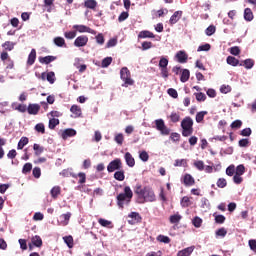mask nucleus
I'll list each match as a JSON object with an SVG mask.
<instances>
[{
    "label": "nucleus",
    "instance_id": "obj_1",
    "mask_svg": "<svg viewBox=\"0 0 256 256\" xmlns=\"http://www.w3.org/2000/svg\"><path fill=\"white\" fill-rule=\"evenodd\" d=\"M134 193L137 195L136 202L140 205L144 203H153L157 201V197L155 196V191L153 188L149 186H141V184H137L134 188Z\"/></svg>",
    "mask_w": 256,
    "mask_h": 256
},
{
    "label": "nucleus",
    "instance_id": "obj_2",
    "mask_svg": "<svg viewBox=\"0 0 256 256\" xmlns=\"http://www.w3.org/2000/svg\"><path fill=\"white\" fill-rule=\"evenodd\" d=\"M132 199H133V190H131V187L125 186L124 192L118 194L116 197V201L119 209H125V207L131 205Z\"/></svg>",
    "mask_w": 256,
    "mask_h": 256
},
{
    "label": "nucleus",
    "instance_id": "obj_3",
    "mask_svg": "<svg viewBox=\"0 0 256 256\" xmlns=\"http://www.w3.org/2000/svg\"><path fill=\"white\" fill-rule=\"evenodd\" d=\"M183 137H191L193 135V119L185 117L181 122Z\"/></svg>",
    "mask_w": 256,
    "mask_h": 256
},
{
    "label": "nucleus",
    "instance_id": "obj_4",
    "mask_svg": "<svg viewBox=\"0 0 256 256\" xmlns=\"http://www.w3.org/2000/svg\"><path fill=\"white\" fill-rule=\"evenodd\" d=\"M120 78L124 82L122 84V87H129L131 85H135V80L131 78V71H129V68L123 67L120 70Z\"/></svg>",
    "mask_w": 256,
    "mask_h": 256
},
{
    "label": "nucleus",
    "instance_id": "obj_5",
    "mask_svg": "<svg viewBox=\"0 0 256 256\" xmlns=\"http://www.w3.org/2000/svg\"><path fill=\"white\" fill-rule=\"evenodd\" d=\"M155 125H156L157 131H160L161 135H165V136L170 135L171 129H169L165 125V121H163V119L155 120Z\"/></svg>",
    "mask_w": 256,
    "mask_h": 256
},
{
    "label": "nucleus",
    "instance_id": "obj_6",
    "mask_svg": "<svg viewBox=\"0 0 256 256\" xmlns=\"http://www.w3.org/2000/svg\"><path fill=\"white\" fill-rule=\"evenodd\" d=\"M122 167L123 163L121 162V159L116 158L108 164L107 171L108 173H113L114 171H119Z\"/></svg>",
    "mask_w": 256,
    "mask_h": 256
},
{
    "label": "nucleus",
    "instance_id": "obj_7",
    "mask_svg": "<svg viewBox=\"0 0 256 256\" xmlns=\"http://www.w3.org/2000/svg\"><path fill=\"white\" fill-rule=\"evenodd\" d=\"M73 29H76L78 33H90L91 35H97V32L85 25H74Z\"/></svg>",
    "mask_w": 256,
    "mask_h": 256
},
{
    "label": "nucleus",
    "instance_id": "obj_8",
    "mask_svg": "<svg viewBox=\"0 0 256 256\" xmlns=\"http://www.w3.org/2000/svg\"><path fill=\"white\" fill-rule=\"evenodd\" d=\"M89 43V37L85 35L78 36L74 41L75 47H85Z\"/></svg>",
    "mask_w": 256,
    "mask_h": 256
},
{
    "label": "nucleus",
    "instance_id": "obj_9",
    "mask_svg": "<svg viewBox=\"0 0 256 256\" xmlns=\"http://www.w3.org/2000/svg\"><path fill=\"white\" fill-rule=\"evenodd\" d=\"M181 17H183V11L178 10L173 13V15L170 17L169 23L170 25H175L176 23H179Z\"/></svg>",
    "mask_w": 256,
    "mask_h": 256
},
{
    "label": "nucleus",
    "instance_id": "obj_10",
    "mask_svg": "<svg viewBox=\"0 0 256 256\" xmlns=\"http://www.w3.org/2000/svg\"><path fill=\"white\" fill-rule=\"evenodd\" d=\"M41 111V105L39 104H29L27 107V112L29 115H38Z\"/></svg>",
    "mask_w": 256,
    "mask_h": 256
},
{
    "label": "nucleus",
    "instance_id": "obj_11",
    "mask_svg": "<svg viewBox=\"0 0 256 256\" xmlns=\"http://www.w3.org/2000/svg\"><path fill=\"white\" fill-rule=\"evenodd\" d=\"M182 183L186 187H193V185H195V178H193V176H191V174H185L183 177Z\"/></svg>",
    "mask_w": 256,
    "mask_h": 256
},
{
    "label": "nucleus",
    "instance_id": "obj_12",
    "mask_svg": "<svg viewBox=\"0 0 256 256\" xmlns=\"http://www.w3.org/2000/svg\"><path fill=\"white\" fill-rule=\"evenodd\" d=\"M128 217H130V219L132 220H129L128 223L130 225H135V223H141V215H139L138 212H131Z\"/></svg>",
    "mask_w": 256,
    "mask_h": 256
},
{
    "label": "nucleus",
    "instance_id": "obj_13",
    "mask_svg": "<svg viewBox=\"0 0 256 256\" xmlns=\"http://www.w3.org/2000/svg\"><path fill=\"white\" fill-rule=\"evenodd\" d=\"M42 80L45 81V78L47 79L48 83H51V85H53V83H55V72H48V73H42L41 74Z\"/></svg>",
    "mask_w": 256,
    "mask_h": 256
},
{
    "label": "nucleus",
    "instance_id": "obj_14",
    "mask_svg": "<svg viewBox=\"0 0 256 256\" xmlns=\"http://www.w3.org/2000/svg\"><path fill=\"white\" fill-rule=\"evenodd\" d=\"M138 39H155V34L149 30H143L138 34Z\"/></svg>",
    "mask_w": 256,
    "mask_h": 256
},
{
    "label": "nucleus",
    "instance_id": "obj_15",
    "mask_svg": "<svg viewBox=\"0 0 256 256\" xmlns=\"http://www.w3.org/2000/svg\"><path fill=\"white\" fill-rule=\"evenodd\" d=\"M176 59L178 61V63H185L187 61V59H189V56L187 55V53L183 50H180L176 53Z\"/></svg>",
    "mask_w": 256,
    "mask_h": 256
},
{
    "label": "nucleus",
    "instance_id": "obj_16",
    "mask_svg": "<svg viewBox=\"0 0 256 256\" xmlns=\"http://www.w3.org/2000/svg\"><path fill=\"white\" fill-rule=\"evenodd\" d=\"M226 63L232 67H237V65L243 67V63H239V59L235 58L234 56H228L226 58Z\"/></svg>",
    "mask_w": 256,
    "mask_h": 256
},
{
    "label": "nucleus",
    "instance_id": "obj_17",
    "mask_svg": "<svg viewBox=\"0 0 256 256\" xmlns=\"http://www.w3.org/2000/svg\"><path fill=\"white\" fill-rule=\"evenodd\" d=\"M71 177H73V179H79L78 183L80 185H83V183L87 181V175L84 172H79L78 174H71Z\"/></svg>",
    "mask_w": 256,
    "mask_h": 256
},
{
    "label": "nucleus",
    "instance_id": "obj_18",
    "mask_svg": "<svg viewBox=\"0 0 256 256\" xmlns=\"http://www.w3.org/2000/svg\"><path fill=\"white\" fill-rule=\"evenodd\" d=\"M60 224L65 227L69 225V219H71V212H67L66 214H62L59 216Z\"/></svg>",
    "mask_w": 256,
    "mask_h": 256
},
{
    "label": "nucleus",
    "instance_id": "obj_19",
    "mask_svg": "<svg viewBox=\"0 0 256 256\" xmlns=\"http://www.w3.org/2000/svg\"><path fill=\"white\" fill-rule=\"evenodd\" d=\"M77 135V131L72 128L65 129L62 132V139H68V137H75Z\"/></svg>",
    "mask_w": 256,
    "mask_h": 256
},
{
    "label": "nucleus",
    "instance_id": "obj_20",
    "mask_svg": "<svg viewBox=\"0 0 256 256\" xmlns=\"http://www.w3.org/2000/svg\"><path fill=\"white\" fill-rule=\"evenodd\" d=\"M56 60V56L39 57V63H41L42 65H49V63H53V61Z\"/></svg>",
    "mask_w": 256,
    "mask_h": 256
},
{
    "label": "nucleus",
    "instance_id": "obj_21",
    "mask_svg": "<svg viewBox=\"0 0 256 256\" xmlns=\"http://www.w3.org/2000/svg\"><path fill=\"white\" fill-rule=\"evenodd\" d=\"M70 111L73 113L75 118L81 117L83 115V111L79 105H72Z\"/></svg>",
    "mask_w": 256,
    "mask_h": 256
},
{
    "label": "nucleus",
    "instance_id": "obj_22",
    "mask_svg": "<svg viewBox=\"0 0 256 256\" xmlns=\"http://www.w3.org/2000/svg\"><path fill=\"white\" fill-rule=\"evenodd\" d=\"M124 159L128 167H135V158H133V155H131L129 152L125 153Z\"/></svg>",
    "mask_w": 256,
    "mask_h": 256
},
{
    "label": "nucleus",
    "instance_id": "obj_23",
    "mask_svg": "<svg viewBox=\"0 0 256 256\" xmlns=\"http://www.w3.org/2000/svg\"><path fill=\"white\" fill-rule=\"evenodd\" d=\"M35 59H37V51L32 49L30 54L28 55L27 65L31 67L35 63Z\"/></svg>",
    "mask_w": 256,
    "mask_h": 256
},
{
    "label": "nucleus",
    "instance_id": "obj_24",
    "mask_svg": "<svg viewBox=\"0 0 256 256\" xmlns=\"http://www.w3.org/2000/svg\"><path fill=\"white\" fill-rule=\"evenodd\" d=\"M31 243L34 245V247H43V240L41 239V236L36 235L31 238Z\"/></svg>",
    "mask_w": 256,
    "mask_h": 256
},
{
    "label": "nucleus",
    "instance_id": "obj_25",
    "mask_svg": "<svg viewBox=\"0 0 256 256\" xmlns=\"http://www.w3.org/2000/svg\"><path fill=\"white\" fill-rule=\"evenodd\" d=\"M194 249L195 248L193 246H191V247L185 248L183 250H180V251H178L177 256H191V253H193Z\"/></svg>",
    "mask_w": 256,
    "mask_h": 256
},
{
    "label": "nucleus",
    "instance_id": "obj_26",
    "mask_svg": "<svg viewBox=\"0 0 256 256\" xmlns=\"http://www.w3.org/2000/svg\"><path fill=\"white\" fill-rule=\"evenodd\" d=\"M189 77H191V72H189L187 69L182 70L180 77L181 83H187V81H189Z\"/></svg>",
    "mask_w": 256,
    "mask_h": 256
},
{
    "label": "nucleus",
    "instance_id": "obj_27",
    "mask_svg": "<svg viewBox=\"0 0 256 256\" xmlns=\"http://www.w3.org/2000/svg\"><path fill=\"white\" fill-rule=\"evenodd\" d=\"M53 41L56 47H67V44L65 43V38L63 37H55Z\"/></svg>",
    "mask_w": 256,
    "mask_h": 256
},
{
    "label": "nucleus",
    "instance_id": "obj_28",
    "mask_svg": "<svg viewBox=\"0 0 256 256\" xmlns=\"http://www.w3.org/2000/svg\"><path fill=\"white\" fill-rule=\"evenodd\" d=\"M51 197L53 199H57L59 195H61V187L60 186H54L50 191Z\"/></svg>",
    "mask_w": 256,
    "mask_h": 256
},
{
    "label": "nucleus",
    "instance_id": "obj_29",
    "mask_svg": "<svg viewBox=\"0 0 256 256\" xmlns=\"http://www.w3.org/2000/svg\"><path fill=\"white\" fill-rule=\"evenodd\" d=\"M25 145H29V138L23 136L18 142L17 149L22 150Z\"/></svg>",
    "mask_w": 256,
    "mask_h": 256
},
{
    "label": "nucleus",
    "instance_id": "obj_30",
    "mask_svg": "<svg viewBox=\"0 0 256 256\" xmlns=\"http://www.w3.org/2000/svg\"><path fill=\"white\" fill-rule=\"evenodd\" d=\"M84 7H86V9L95 10L97 8V1H95V0H86L84 2Z\"/></svg>",
    "mask_w": 256,
    "mask_h": 256
},
{
    "label": "nucleus",
    "instance_id": "obj_31",
    "mask_svg": "<svg viewBox=\"0 0 256 256\" xmlns=\"http://www.w3.org/2000/svg\"><path fill=\"white\" fill-rule=\"evenodd\" d=\"M253 11L251 10V8H246L244 10V19L245 21H253Z\"/></svg>",
    "mask_w": 256,
    "mask_h": 256
},
{
    "label": "nucleus",
    "instance_id": "obj_32",
    "mask_svg": "<svg viewBox=\"0 0 256 256\" xmlns=\"http://www.w3.org/2000/svg\"><path fill=\"white\" fill-rule=\"evenodd\" d=\"M98 223H99V225H101V227H108L109 229H113L112 222L109 221V220H105L103 218H99L98 219Z\"/></svg>",
    "mask_w": 256,
    "mask_h": 256
},
{
    "label": "nucleus",
    "instance_id": "obj_33",
    "mask_svg": "<svg viewBox=\"0 0 256 256\" xmlns=\"http://www.w3.org/2000/svg\"><path fill=\"white\" fill-rule=\"evenodd\" d=\"M114 179L116 181H125V171L119 170L114 173Z\"/></svg>",
    "mask_w": 256,
    "mask_h": 256
},
{
    "label": "nucleus",
    "instance_id": "obj_34",
    "mask_svg": "<svg viewBox=\"0 0 256 256\" xmlns=\"http://www.w3.org/2000/svg\"><path fill=\"white\" fill-rule=\"evenodd\" d=\"M63 241L64 243H66L67 247H69V249H73V236L69 235V236H64L63 237Z\"/></svg>",
    "mask_w": 256,
    "mask_h": 256
},
{
    "label": "nucleus",
    "instance_id": "obj_35",
    "mask_svg": "<svg viewBox=\"0 0 256 256\" xmlns=\"http://www.w3.org/2000/svg\"><path fill=\"white\" fill-rule=\"evenodd\" d=\"M33 149H34V155H36V157H39V155H41L43 151H45V148H43V146L39 144H34Z\"/></svg>",
    "mask_w": 256,
    "mask_h": 256
},
{
    "label": "nucleus",
    "instance_id": "obj_36",
    "mask_svg": "<svg viewBox=\"0 0 256 256\" xmlns=\"http://www.w3.org/2000/svg\"><path fill=\"white\" fill-rule=\"evenodd\" d=\"M180 205L181 207H183L184 209L187 207H190L191 205V199L188 196H184L181 201H180Z\"/></svg>",
    "mask_w": 256,
    "mask_h": 256
},
{
    "label": "nucleus",
    "instance_id": "obj_37",
    "mask_svg": "<svg viewBox=\"0 0 256 256\" xmlns=\"http://www.w3.org/2000/svg\"><path fill=\"white\" fill-rule=\"evenodd\" d=\"M242 65L245 67V69H253L255 66V61L253 59H246L243 61Z\"/></svg>",
    "mask_w": 256,
    "mask_h": 256
},
{
    "label": "nucleus",
    "instance_id": "obj_38",
    "mask_svg": "<svg viewBox=\"0 0 256 256\" xmlns=\"http://www.w3.org/2000/svg\"><path fill=\"white\" fill-rule=\"evenodd\" d=\"M209 112L207 111H201L196 114V123H203V120L205 119V115H207Z\"/></svg>",
    "mask_w": 256,
    "mask_h": 256
},
{
    "label": "nucleus",
    "instance_id": "obj_39",
    "mask_svg": "<svg viewBox=\"0 0 256 256\" xmlns=\"http://www.w3.org/2000/svg\"><path fill=\"white\" fill-rule=\"evenodd\" d=\"M181 219H183V217L179 213L174 214V215L170 216V218H169L170 223H172V224L179 223V221H181Z\"/></svg>",
    "mask_w": 256,
    "mask_h": 256
},
{
    "label": "nucleus",
    "instance_id": "obj_40",
    "mask_svg": "<svg viewBox=\"0 0 256 256\" xmlns=\"http://www.w3.org/2000/svg\"><path fill=\"white\" fill-rule=\"evenodd\" d=\"M170 120L172 123H179V121H181V116L177 112H172L170 114Z\"/></svg>",
    "mask_w": 256,
    "mask_h": 256
},
{
    "label": "nucleus",
    "instance_id": "obj_41",
    "mask_svg": "<svg viewBox=\"0 0 256 256\" xmlns=\"http://www.w3.org/2000/svg\"><path fill=\"white\" fill-rule=\"evenodd\" d=\"M2 47L6 51H13V49H15V43H13L11 41H6L4 44H2Z\"/></svg>",
    "mask_w": 256,
    "mask_h": 256
},
{
    "label": "nucleus",
    "instance_id": "obj_42",
    "mask_svg": "<svg viewBox=\"0 0 256 256\" xmlns=\"http://www.w3.org/2000/svg\"><path fill=\"white\" fill-rule=\"evenodd\" d=\"M33 169V164H31L30 162L24 164L23 168H22V173L24 175H27V173H31V170Z\"/></svg>",
    "mask_w": 256,
    "mask_h": 256
},
{
    "label": "nucleus",
    "instance_id": "obj_43",
    "mask_svg": "<svg viewBox=\"0 0 256 256\" xmlns=\"http://www.w3.org/2000/svg\"><path fill=\"white\" fill-rule=\"evenodd\" d=\"M60 121L57 118H50L48 127L49 129H55L59 125Z\"/></svg>",
    "mask_w": 256,
    "mask_h": 256
},
{
    "label": "nucleus",
    "instance_id": "obj_44",
    "mask_svg": "<svg viewBox=\"0 0 256 256\" xmlns=\"http://www.w3.org/2000/svg\"><path fill=\"white\" fill-rule=\"evenodd\" d=\"M174 167H187V159H176Z\"/></svg>",
    "mask_w": 256,
    "mask_h": 256
},
{
    "label": "nucleus",
    "instance_id": "obj_45",
    "mask_svg": "<svg viewBox=\"0 0 256 256\" xmlns=\"http://www.w3.org/2000/svg\"><path fill=\"white\" fill-rule=\"evenodd\" d=\"M114 141L118 145H123V141H125V136H123V133L116 134L114 137Z\"/></svg>",
    "mask_w": 256,
    "mask_h": 256
},
{
    "label": "nucleus",
    "instance_id": "obj_46",
    "mask_svg": "<svg viewBox=\"0 0 256 256\" xmlns=\"http://www.w3.org/2000/svg\"><path fill=\"white\" fill-rule=\"evenodd\" d=\"M157 241H159L160 243L169 244V243H171V238H169L168 236L160 234V235L157 236Z\"/></svg>",
    "mask_w": 256,
    "mask_h": 256
},
{
    "label": "nucleus",
    "instance_id": "obj_47",
    "mask_svg": "<svg viewBox=\"0 0 256 256\" xmlns=\"http://www.w3.org/2000/svg\"><path fill=\"white\" fill-rule=\"evenodd\" d=\"M216 185L219 189H225V187H227V180L225 178H219Z\"/></svg>",
    "mask_w": 256,
    "mask_h": 256
},
{
    "label": "nucleus",
    "instance_id": "obj_48",
    "mask_svg": "<svg viewBox=\"0 0 256 256\" xmlns=\"http://www.w3.org/2000/svg\"><path fill=\"white\" fill-rule=\"evenodd\" d=\"M235 173H236L235 165L232 164L226 168V175H228V177H233Z\"/></svg>",
    "mask_w": 256,
    "mask_h": 256
},
{
    "label": "nucleus",
    "instance_id": "obj_49",
    "mask_svg": "<svg viewBox=\"0 0 256 256\" xmlns=\"http://www.w3.org/2000/svg\"><path fill=\"white\" fill-rule=\"evenodd\" d=\"M167 65H169V60L165 57L160 58V61H159L160 69H167Z\"/></svg>",
    "mask_w": 256,
    "mask_h": 256
},
{
    "label": "nucleus",
    "instance_id": "obj_50",
    "mask_svg": "<svg viewBox=\"0 0 256 256\" xmlns=\"http://www.w3.org/2000/svg\"><path fill=\"white\" fill-rule=\"evenodd\" d=\"M217 31V28H215V26L213 25H210L208 28H206L205 30V34L208 36V37H211V35H214V33Z\"/></svg>",
    "mask_w": 256,
    "mask_h": 256
},
{
    "label": "nucleus",
    "instance_id": "obj_51",
    "mask_svg": "<svg viewBox=\"0 0 256 256\" xmlns=\"http://www.w3.org/2000/svg\"><path fill=\"white\" fill-rule=\"evenodd\" d=\"M192 223H193L194 227L199 228L203 224V219H201L199 216H196L192 220Z\"/></svg>",
    "mask_w": 256,
    "mask_h": 256
},
{
    "label": "nucleus",
    "instance_id": "obj_52",
    "mask_svg": "<svg viewBox=\"0 0 256 256\" xmlns=\"http://www.w3.org/2000/svg\"><path fill=\"white\" fill-rule=\"evenodd\" d=\"M35 131H37L38 133H42V135H44L45 133V124L43 123H38L35 125Z\"/></svg>",
    "mask_w": 256,
    "mask_h": 256
},
{
    "label": "nucleus",
    "instance_id": "obj_53",
    "mask_svg": "<svg viewBox=\"0 0 256 256\" xmlns=\"http://www.w3.org/2000/svg\"><path fill=\"white\" fill-rule=\"evenodd\" d=\"M167 93L170 97H172L173 99H177V97H179V93H177V90H175V88H169L167 90Z\"/></svg>",
    "mask_w": 256,
    "mask_h": 256
},
{
    "label": "nucleus",
    "instance_id": "obj_54",
    "mask_svg": "<svg viewBox=\"0 0 256 256\" xmlns=\"http://www.w3.org/2000/svg\"><path fill=\"white\" fill-rule=\"evenodd\" d=\"M230 53L234 56L241 55V48L239 46H233L230 48Z\"/></svg>",
    "mask_w": 256,
    "mask_h": 256
},
{
    "label": "nucleus",
    "instance_id": "obj_55",
    "mask_svg": "<svg viewBox=\"0 0 256 256\" xmlns=\"http://www.w3.org/2000/svg\"><path fill=\"white\" fill-rule=\"evenodd\" d=\"M194 166L196 167V169H198V171H203L205 169V163L201 160H198L194 163Z\"/></svg>",
    "mask_w": 256,
    "mask_h": 256
},
{
    "label": "nucleus",
    "instance_id": "obj_56",
    "mask_svg": "<svg viewBox=\"0 0 256 256\" xmlns=\"http://www.w3.org/2000/svg\"><path fill=\"white\" fill-rule=\"evenodd\" d=\"M235 171V175H243L245 173V166L243 164H240L236 167Z\"/></svg>",
    "mask_w": 256,
    "mask_h": 256
},
{
    "label": "nucleus",
    "instance_id": "obj_57",
    "mask_svg": "<svg viewBox=\"0 0 256 256\" xmlns=\"http://www.w3.org/2000/svg\"><path fill=\"white\" fill-rule=\"evenodd\" d=\"M113 63V58L112 57H106L102 60V67H109Z\"/></svg>",
    "mask_w": 256,
    "mask_h": 256
},
{
    "label": "nucleus",
    "instance_id": "obj_58",
    "mask_svg": "<svg viewBox=\"0 0 256 256\" xmlns=\"http://www.w3.org/2000/svg\"><path fill=\"white\" fill-rule=\"evenodd\" d=\"M139 157L141 161H144V163H147V161H149V154L147 153V151L140 152Z\"/></svg>",
    "mask_w": 256,
    "mask_h": 256
},
{
    "label": "nucleus",
    "instance_id": "obj_59",
    "mask_svg": "<svg viewBox=\"0 0 256 256\" xmlns=\"http://www.w3.org/2000/svg\"><path fill=\"white\" fill-rule=\"evenodd\" d=\"M64 37L66 39H75V37H77V32L76 31L65 32Z\"/></svg>",
    "mask_w": 256,
    "mask_h": 256
},
{
    "label": "nucleus",
    "instance_id": "obj_60",
    "mask_svg": "<svg viewBox=\"0 0 256 256\" xmlns=\"http://www.w3.org/2000/svg\"><path fill=\"white\" fill-rule=\"evenodd\" d=\"M233 181L236 185H241L243 183V177L239 174H234Z\"/></svg>",
    "mask_w": 256,
    "mask_h": 256
},
{
    "label": "nucleus",
    "instance_id": "obj_61",
    "mask_svg": "<svg viewBox=\"0 0 256 256\" xmlns=\"http://www.w3.org/2000/svg\"><path fill=\"white\" fill-rule=\"evenodd\" d=\"M225 216L224 215H216L215 216V223H218V225H223L225 223Z\"/></svg>",
    "mask_w": 256,
    "mask_h": 256
},
{
    "label": "nucleus",
    "instance_id": "obj_62",
    "mask_svg": "<svg viewBox=\"0 0 256 256\" xmlns=\"http://www.w3.org/2000/svg\"><path fill=\"white\" fill-rule=\"evenodd\" d=\"M227 235V229L220 228L216 231V237H225Z\"/></svg>",
    "mask_w": 256,
    "mask_h": 256
},
{
    "label": "nucleus",
    "instance_id": "obj_63",
    "mask_svg": "<svg viewBox=\"0 0 256 256\" xmlns=\"http://www.w3.org/2000/svg\"><path fill=\"white\" fill-rule=\"evenodd\" d=\"M32 175H33V177H35V179H39V177H41V168L35 167L32 170Z\"/></svg>",
    "mask_w": 256,
    "mask_h": 256
},
{
    "label": "nucleus",
    "instance_id": "obj_64",
    "mask_svg": "<svg viewBox=\"0 0 256 256\" xmlns=\"http://www.w3.org/2000/svg\"><path fill=\"white\" fill-rule=\"evenodd\" d=\"M152 47H153V43L152 42L144 41L142 43V50L143 51H147V50L151 49Z\"/></svg>",
    "mask_w": 256,
    "mask_h": 256
}]
</instances>
